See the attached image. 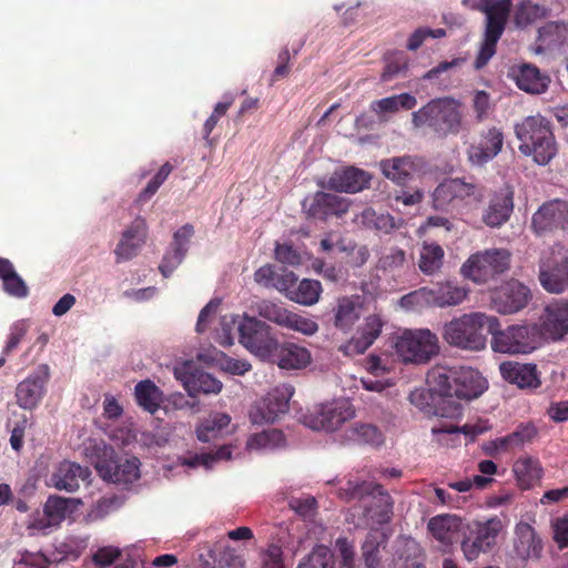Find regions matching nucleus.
<instances>
[{"instance_id": "nucleus-25", "label": "nucleus", "mask_w": 568, "mask_h": 568, "mask_svg": "<svg viewBox=\"0 0 568 568\" xmlns=\"http://www.w3.org/2000/svg\"><path fill=\"white\" fill-rule=\"evenodd\" d=\"M146 223L144 219L136 217L123 233L118 243L114 254L116 263L129 261L134 257L146 240Z\"/></svg>"}, {"instance_id": "nucleus-37", "label": "nucleus", "mask_w": 568, "mask_h": 568, "mask_svg": "<svg viewBox=\"0 0 568 568\" xmlns=\"http://www.w3.org/2000/svg\"><path fill=\"white\" fill-rule=\"evenodd\" d=\"M536 434L537 430L535 426L529 424H521L511 434L493 440L487 448V453L493 455L495 452H506L520 447L525 443L531 442Z\"/></svg>"}, {"instance_id": "nucleus-24", "label": "nucleus", "mask_w": 568, "mask_h": 568, "mask_svg": "<svg viewBox=\"0 0 568 568\" xmlns=\"http://www.w3.org/2000/svg\"><path fill=\"white\" fill-rule=\"evenodd\" d=\"M538 278L542 288L550 294H561L568 288V255L552 263L541 262Z\"/></svg>"}, {"instance_id": "nucleus-43", "label": "nucleus", "mask_w": 568, "mask_h": 568, "mask_svg": "<svg viewBox=\"0 0 568 568\" xmlns=\"http://www.w3.org/2000/svg\"><path fill=\"white\" fill-rule=\"evenodd\" d=\"M417 100L410 93H400L374 101L371 104V110L378 116L384 113H396L399 109L412 110L416 106Z\"/></svg>"}, {"instance_id": "nucleus-57", "label": "nucleus", "mask_w": 568, "mask_h": 568, "mask_svg": "<svg viewBox=\"0 0 568 568\" xmlns=\"http://www.w3.org/2000/svg\"><path fill=\"white\" fill-rule=\"evenodd\" d=\"M234 99L233 97H225L223 101L216 103L214 106V110L212 114L207 118L203 125V138L209 141L210 134L216 126L219 120L224 116L227 112V110L233 104Z\"/></svg>"}, {"instance_id": "nucleus-31", "label": "nucleus", "mask_w": 568, "mask_h": 568, "mask_svg": "<svg viewBox=\"0 0 568 568\" xmlns=\"http://www.w3.org/2000/svg\"><path fill=\"white\" fill-rule=\"evenodd\" d=\"M499 369L505 381L517 385L519 388L535 389L541 384L535 364L504 362L500 364Z\"/></svg>"}, {"instance_id": "nucleus-35", "label": "nucleus", "mask_w": 568, "mask_h": 568, "mask_svg": "<svg viewBox=\"0 0 568 568\" xmlns=\"http://www.w3.org/2000/svg\"><path fill=\"white\" fill-rule=\"evenodd\" d=\"M174 375L178 379L182 381L190 396H195L199 393L219 394L222 389V383L213 375L203 371L183 374L181 369L175 368Z\"/></svg>"}, {"instance_id": "nucleus-46", "label": "nucleus", "mask_w": 568, "mask_h": 568, "mask_svg": "<svg viewBox=\"0 0 568 568\" xmlns=\"http://www.w3.org/2000/svg\"><path fill=\"white\" fill-rule=\"evenodd\" d=\"M514 473L523 486L529 487L535 480L540 479L542 468L538 459L525 456L515 462Z\"/></svg>"}, {"instance_id": "nucleus-1", "label": "nucleus", "mask_w": 568, "mask_h": 568, "mask_svg": "<svg viewBox=\"0 0 568 568\" xmlns=\"http://www.w3.org/2000/svg\"><path fill=\"white\" fill-rule=\"evenodd\" d=\"M338 495L345 501L357 500L355 508L362 510V524L366 527L374 528L390 519L393 500L379 484L348 480L345 487L339 488Z\"/></svg>"}, {"instance_id": "nucleus-64", "label": "nucleus", "mask_w": 568, "mask_h": 568, "mask_svg": "<svg viewBox=\"0 0 568 568\" xmlns=\"http://www.w3.org/2000/svg\"><path fill=\"white\" fill-rule=\"evenodd\" d=\"M262 568H284L283 551L280 546L270 545L261 555Z\"/></svg>"}, {"instance_id": "nucleus-30", "label": "nucleus", "mask_w": 568, "mask_h": 568, "mask_svg": "<svg viewBox=\"0 0 568 568\" xmlns=\"http://www.w3.org/2000/svg\"><path fill=\"white\" fill-rule=\"evenodd\" d=\"M90 476L91 470L89 467L63 460L52 474L51 483L52 486L59 490L72 493L80 487V481L88 480Z\"/></svg>"}, {"instance_id": "nucleus-50", "label": "nucleus", "mask_w": 568, "mask_h": 568, "mask_svg": "<svg viewBox=\"0 0 568 568\" xmlns=\"http://www.w3.org/2000/svg\"><path fill=\"white\" fill-rule=\"evenodd\" d=\"M546 10L544 7L530 0H523L515 12V23L517 27L525 28L536 20L545 17Z\"/></svg>"}, {"instance_id": "nucleus-61", "label": "nucleus", "mask_w": 568, "mask_h": 568, "mask_svg": "<svg viewBox=\"0 0 568 568\" xmlns=\"http://www.w3.org/2000/svg\"><path fill=\"white\" fill-rule=\"evenodd\" d=\"M430 293L428 292V287H420L414 292H410L404 295L400 298V304L407 308L430 306Z\"/></svg>"}, {"instance_id": "nucleus-5", "label": "nucleus", "mask_w": 568, "mask_h": 568, "mask_svg": "<svg viewBox=\"0 0 568 568\" xmlns=\"http://www.w3.org/2000/svg\"><path fill=\"white\" fill-rule=\"evenodd\" d=\"M427 383L456 402L477 398L487 389V381L470 367L433 368L427 375Z\"/></svg>"}, {"instance_id": "nucleus-4", "label": "nucleus", "mask_w": 568, "mask_h": 568, "mask_svg": "<svg viewBox=\"0 0 568 568\" xmlns=\"http://www.w3.org/2000/svg\"><path fill=\"white\" fill-rule=\"evenodd\" d=\"M463 104L452 98H435L412 113L415 128H428L437 138L457 135L463 130Z\"/></svg>"}, {"instance_id": "nucleus-45", "label": "nucleus", "mask_w": 568, "mask_h": 568, "mask_svg": "<svg viewBox=\"0 0 568 568\" xmlns=\"http://www.w3.org/2000/svg\"><path fill=\"white\" fill-rule=\"evenodd\" d=\"M231 422V417L225 413H214L205 418L196 427V436L200 442L207 443L216 438L217 434Z\"/></svg>"}, {"instance_id": "nucleus-26", "label": "nucleus", "mask_w": 568, "mask_h": 568, "mask_svg": "<svg viewBox=\"0 0 568 568\" xmlns=\"http://www.w3.org/2000/svg\"><path fill=\"white\" fill-rule=\"evenodd\" d=\"M541 327L552 339L568 334V300L556 298L546 305Z\"/></svg>"}, {"instance_id": "nucleus-18", "label": "nucleus", "mask_w": 568, "mask_h": 568, "mask_svg": "<svg viewBox=\"0 0 568 568\" xmlns=\"http://www.w3.org/2000/svg\"><path fill=\"white\" fill-rule=\"evenodd\" d=\"M95 468L104 480L114 484H132L140 478V460L136 457L100 460Z\"/></svg>"}, {"instance_id": "nucleus-40", "label": "nucleus", "mask_w": 568, "mask_h": 568, "mask_svg": "<svg viewBox=\"0 0 568 568\" xmlns=\"http://www.w3.org/2000/svg\"><path fill=\"white\" fill-rule=\"evenodd\" d=\"M362 303L359 297H343L338 301L335 311V326L339 329H349L361 317Z\"/></svg>"}, {"instance_id": "nucleus-6", "label": "nucleus", "mask_w": 568, "mask_h": 568, "mask_svg": "<svg viewBox=\"0 0 568 568\" xmlns=\"http://www.w3.org/2000/svg\"><path fill=\"white\" fill-rule=\"evenodd\" d=\"M511 253L493 247L471 254L462 265L460 273L476 284H487L509 271Z\"/></svg>"}, {"instance_id": "nucleus-20", "label": "nucleus", "mask_w": 568, "mask_h": 568, "mask_svg": "<svg viewBox=\"0 0 568 568\" xmlns=\"http://www.w3.org/2000/svg\"><path fill=\"white\" fill-rule=\"evenodd\" d=\"M513 211L514 192L510 187H503L490 195L481 220L489 227H499L510 219Z\"/></svg>"}, {"instance_id": "nucleus-28", "label": "nucleus", "mask_w": 568, "mask_h": 568, "mask_svg": "<svg viewBox=\"0 0 568 568\" xmlns=\"http://www.w3.org/2000/svg\"><path fill=\"white\" fill-rule=\"evenodd\" d=\"M384 326L379 315L373 314L358 326L356 334L344 346L346 354H363L378 338Z\"/></svg>"}, {"instance_id": "nucleus-15", "label": "nucleus", "mask_w": 568, "mask_h": 568, "mask_svg": "<svg viewBox=\"0 0 568 568\" xmlns=\"http://www.w3.org/2000/svg\"><path fill=\"white\" fill-rule=\"evenodd\" d=\"M504 132L500 128L489 126L467 149V159L471 165L483 166L494 160L503 150Z\"/></svg>"}, {"instance_id": "nucleus-48", "label": "nucleus", "mask_w": 568, "mask_h": 568, "mask_svg": "<svg viewBox=\"0 0 568 568\" xmlns=\"http://www.w3.org/2000/svg\"><path fill=\"white\" fill-rule=\"evenodd\" d=\"M285 444V437L282 430L276 428L265 429L261 433L250 436L246 448L252 449H273Z\"/></svg>"}, {"instance_id": "nucleus-7", "label": "nucleus", "mask_w": 568, "mask_h": 568, "mask_svg": "<svg viewBox=\"0 0 568 568\" xmlns=\"http://www.w3.org/2000/svg\"><path fill=\"white\" fill-rule=\"evenodd\" d=\"M491 349L503 354H529L539 345V328L536 324H514L506 328L500 327L497 318V326L490 329Z\"/></svg>"}, {"instance_id": "nucleus-13", "label": "nucleus", "mask_w": 568, "mask_h": 568, "mask_svg": "<svg viewBox=\"0 0 568 568\" xmlns=\"http://www.w3.org/2000/svg\"><path fill=\"white\" fill-rule=\"evenodd\" d=\"M531 300L529 287L511 278L495 287L490 293L491 307L503 315H510L524 310Z\"/></svg>"}, {"instance_id": "nucleus-47", "label": "nucleus", "mask_w": 568, "mask_h": 568, "mask_svg": "<svg viewBox=\"0 0 568 568\" xmlns=\"http://www.w3.org/2000/svg\"><path fill=\"white\" fill-rule=\"evenodd\" d=\"M321 292L322 285L318 281L304 278L296 283L294 291L288 293V298L302 305H313L318 301Z\"/></svg>"}, {"instance_id": "nucleus-11", "label": "nucleus", "mask_w": 568, "mask_h": 568, "mask_svg": "<svg viewBox=\"0 0 568 568\" xmlns=\"http://www.w3.org/2000/svg\"><path fill=\"white\" fill-rule=\"evenodd\" d=\"M429 388H417L409 395L410 403L428 416L455 419L462 415V404L455 399L447 398L446 394L436 389L434 385Z\"/></svg>"}, {"instance_id": "nucleus-29", "label": "nucleus", "mask_w": 568, "mask_h": 568, "mask_svg": "<svg viewBox=\"0 0 568 568\" xmlns=\"http://www.w3.org/2000/svg\"><path fill=\"white\" fill-rule=\"evenodd\" d=\"M511 77L516 85L530 94H541L547 91L550 78L532 63H523L511 68Z\"/></svg>"}, {"instance_id": "nucleus-63", "label": "nucleus", "mask_w": 568, "mask_h": 568, "mask_svg": "<svg viewBox=\"0 0 568 568\" xmlns=\"http://www.w3.org/2000/svg\"><path fill=\"white\" fill-rule=\"evenodd\" d=\"M552 538L559 549L568 547V516L556 518L551 521Z\"/></svg>"}, {"instance_id": "nucleus-21", "label": "nucleus", "mask_w": 568, "mask_h": 568, "mask_svg": "<svg viewBox=\"0 0 568 568\" xmlns=\"http://www.w3.org/2000/svg\"><path fill=\"white\" fill-rule=\"evenodd\" d=\"M383 175L396 183L397 185H406L414 174L422 170L423 161L420 158L412 155L394 156L379 162Z\"/></svg>"}, {"instance_id": "nucleus-2", "label": "nucleus", "mask_w": 568, "mask_h": 568, "mask_svg": "<svg viewBox=\"0 0 568 568\" xmlns=\"http://www.w3.org/2000/svg\"><path fill=\"white\" fill-rule=\"evenodd\" d=\"M519 152L531 156L539 165H547L557 155L558 146L551 122L540 115H529L515 124Z\"/></svg>"}, {"instance_id": "nucleus-54", "label": "nucleus", "mask_w": 568, "mask_h": 568, "mask_svg": "<svg viewBox=\"0 0 568 568\" xmlns=\"http://www.w3.org/2000/svg\"><path fill=\"white\" fill-rule=\"evenodd\" d=\"M406 262V253L399 247H390L386 250L378 258L376 267L384 272H394L403 267Z\"/></svg>"}, {"instance_id": "nucleus-56", "label": "nucleus", "mask_w": 568, "mask_h": 568, "mask_svg": "<svg viewBox=\"0 0 568 568\" xmlns=\"http://www.w3.org/2000/svg\"><path fill=\"white\" fill-rule=\"evenodd\" d=\"M351 437L364 444L379 445L383 442L381 432L372 424H355Z\"/></svg>"}, {"instance_id": "nucleus-38", "label": "nucleus", "mask_w": 568, "mask_h": 568, "mask_svg": "<svg viewBox=\"0 0 568 568\" xmlns=\"http://www.w3.org/2000/svg\"><path fill=\"white\" fill-rule=\"evenodd\" d=\"M536 434L537 430L535 426L529 424H521L511 434L493 440L487 448V453L493 455L495 452H506L520 447L525 443L531 442Z\"/></svg>"}, {"instance_id": "nucleus-17", "label": "nucleus", "mask_w": 568, "mask_h": 568, "mask_svg": "<svg viewBox=\"0 0 568 568\" xmlns=\"http://www.w3.org/2000/svg\"><path fill=\"white\" fill-rule=\"evenodd\" d=\"M351 201L347 197L317 191L311 199L302 203L308 217L325 221L329 216H342L347 213Z\"/></svg>"}, {"instance_id": "nucleus-39", "label": "nucleus", "mask_w": 568, "mask_h": 568, "mask_svg": "<svg viewBox=\"0 0 568 568\" xmlns=\"http://www.w3.org/2000/svg\"><path fill=\"white\" fill-rule=\"evenodd\" d=\"M134 396L140 407L154 414L160 408L163 393L152 381L144 379L135 385Z\"/></svg>"}, {"instance_id": "nucleus-51", "label": "nucleus", "mask_w": 568, "mask_h": 568, "mask_svg": "<svg viewBox=\"0 0 568 568\" xmlns=\"http://www.w3.org/2000/svg\"><path fill=\"white\" fill-rule=\"evenodd\" d=\"M75 503L77 500L73 498H64L53 495L47 499L43 510L53 523H58V525H60V523L65 518L70 506Z\"/></svg>"}, {"instance_id": "nucleus-10", "label": "nucleus", "mask_w": 568, "mask_h": 568, "mask_svg": "<svg viewBox=\"0 0 568 568\" xmlns=\"http://www.w3.org/2000/svg\"><path fill=\"white\" fill-rule=\"evenodd\" d=\"M483 187L463 179H447L437 185L433 193V204L436 210L447 211L468 201H480Z\"/></svg>"}, {"instance_id": "nucleus-8", "label": "nucleus", "mask_w": 568, "mask_h": 568, "mask_svg": "<svg viewBox=\"0 0 568 568\" xmlns=\"http://www.w3.org/2000/svg\"><path fill=\"white\" fill-rule=\"evenodd\" d=\"M395 351L405 363L426 364L439 353V341L428 328L406 329L396 338Z\"/></svg>"}, {"instance_id": "nucleus-36", "label": "nucleus", "mask_w": 568, "mask_h": 568, "mask_svg": "<svg viewBox=\"0 0 568 568\" xmlns=\"http://www.w3.org/2000/svg\"><path fill=\"white\" fill-rule=\"evenodd\" d=\"M428 292L430 293V306L447 307L463 303L469 291L465 286L447 281L428 288Z\"/></svg>"}, {"instance_id": "nucleus-60", "label": "nucleus", "mask_w": 568, "mask_h": 568, "mask_svg": "<svg viewBox=\"0 0 568 568\" xmlns=\"http://www.w3.org/2000/svg\"><path fill=\"white\" fill-rule=\"evenodd\" d=\"M2 287L8 295L17 298H24L29 295V288L17 271L2 282Z\"/></svg>"}, {"instance_id": "nucleus-33", "label": "nucleus", "mask_w": 568, "mask_h": 568, "mask_svg": "<svg viewBox=\"0 0 568 568\" xmlns=\"http://www.w3.org/2000/svg\"><path fill=\"white\" fill-rule=\"evenodd\" d=\"M193 234L194 227L191 224L183 225L173 234V253L166 254L159 266V270L164 277H169L182 263L187 253L189 243Z\"/></svg>"}, {"instance_id": "nucleus-55", "label": "nucleus", "mask_w": 568, "mask_h": 568, "mask_svg": "<svg viewBox=\"0 0 568 568\" xmlns=\"http://www.w3.org/2000/svg\"><path fill=\"white\" fill-rule=\"evenodd\" d=\"M172 171L173 165L169 162H165L160 168L158 173L149 181L146 186L140 192L139 201L145 202L150 200L158 192L159 187L164 183Z\"/></svg>"}, {"instance_id": "nucleus-34", "label": "nucleus", "mask_w": 568, "mask_h": 568, "mask_svg": "<svg viewBox=\"0 0 568 568\" xmlns=\"http://www.w3.org/2000/svg\"><path fill=\"white\" fill-rule=\"evenodd\" d=\"M462 529L463 520L456 515H437L428 521V530L432 536L444 546H452L456 542Z\"/></svg>"}, {"instance_id": "nucleus-14", "label": "nucleus", "mask_w": 568, "mask_h": 568, "mask_svg": "<svg viewBox=\"0 0 568 568\" xmlns=\"http://www.w3.org/2000/svg\"><path fill=\"white\" fill-rule=\"evenodd\" d=\"M355 416L353 405L346 400L323 404L304 416V424L314 430L334 432Z\"/></svg>"}, {"instance_id": "nucleus-16", "label": "nucleus", "mask_w": 568, "mask_h": 568, "mask_svg": "<svg viewBox=\"0 0 568 568\" xmlns=\"http://www.w3.org/2000/svg\"><path fill=\"white\" fill-rule=\"evenodd\" d=\"M50 378V368L47 364L39 365L16 388L17 404L24 409H33L45 394V385Z\"/></svg>"}, {"instance_id": "nucleus-58", "label": "nucleus", "mask_w": 568, "mask_h": 568, "mask_svg": "<svg viewBox=\"0 0 568 568\" xmlns=\"http://www.w3.org/2000/svg\"><path fill=\"white\" fill-rule=\"evenodd\" d=\"M489 428L486 423H475V424H466L462 428L457 426H434L432 428L433 434H455V433H464L467 436L476 437L483 433H485Z\"/></svg>"}, {"instance_id": "nucleus-32", "label": "nucleus", "mask_w": 568, "mask_h": 568, "mask_svg": "<svg viewBox=\"0 0 568 568\" xmlns=\"http://www.w3.org/2000/svg\"><path fill=\"white\" fill-rule=\"evenodd\" d=\"M292 396V392L285 389V392L275 388L268 393L263 399L261 406L256 407L251 413V419L253 423H273L280 414L285 413L288 409V399Z\"/></svg>"}, {"instance_id": "nucleus-41", "label": "nucleus", "mask_w": 568, "mask_h": 568, "mask_svg": "<svg viewBox=\"0 0 568 568\" xmlns=\"http://www.w3.org/2000/svg\"><path fill=\"white\" fill-rule=\"evenodd\" d=\"M445 252L437 243L424 242L418 258V268L425 275H434L444 264Z\"/></svg>"}, {"instance_id": "nucleus-27", "label": "nucleus", "mask_w": 568, "mask_h": 568, "mask_svg": "<svg viewBox=\"0 0 568 568\" xmlns=\"http://www.w3.org/2000/svg\"><path fill=\"white\" fill-rule=\"evenodd\" d=\"M266 362L277 364L283 369H301L311 363V353L294 343L276 342Z\"/></svg>"}, {"instance_id": "nucleus-12", "label": "nucleus", "mask_w": 568, "mask_h": 568, "mask_svg": "<svg viewBox=\"0 0 568 568\" xmlns=\"http://www.w3.org/2000/svg\"><path fill=\"white\" fill-rule=\"evenodd\" d=\"M240 343L263 361L270 357L276 339L271 327L254 317H245L237 326Z\"/></svg>"}, {"instance_id": "nucleus-3", "label": "nucleus", "mask_w": 568, "mask_h": 568, "mask_svg": "<svg viewBox=\"0 0 568 568\" xmlns=\"http://www.w3.org/2000/svg\"><path fill=\"white\" fill-rule=\"evenodd\" d=\"M496 326V316L474 312L445 323L442 336L453 347L478 352L486 347L487 334L490 335V329Z\"/></svg>"}, {"instance_id": "nucleus-22", "label": "nucleus", "mask_w": 568, "mask_h": 568, "mask_svg": "<svg viewBox=\"0 0 568 568\" xmlns=\"http://www.w3.org/2000/svg\"><path fill=\"white\" fill-rule=\"evenodd\" d=\"M371 179L372 176L368 172L355 166H348L333 172L325 187L339 193L353 194L369 187Z\"/></svg>"}, {"instance_id": "nucleus-52", "label": "nucleus", "mask_w": 568, "mask_h": 568, "mask_svg": "<svg viewBox=\"0 0 568 568\" xmlns=\"http://www.w3.org/2000/svg\"><path fill=\"white\" fill-rule=\"evenodd\" d=\"M256 312L261 317L280 326H284L290 311L276 303L263 300L256 303Z\"/></svg>"}, {"instance_id": "nucleus-42", "label": "nucleus", "mask_w": 568, "mask_h": 568, "mask_svg": "<svg viewBox=\"0 0 568 568\" xmlns=\"http://www.w3.org/2000/svg\"><path fill=\"white\" fill-rule=\"evenodd\" d=\"M356 223L368 230H375L385 234L395 227V219L389 213H378L372 207L365 209L355 219Z\"/></svg>"}, {"instance_id": "nucleus-59", "label": "nucleus", "mask_w": 568, "mask_h": 568, "mask_svg": "<svg viewBox=\"0 0 568 568\" xmlns=\"http://www.w3.org/2000/svg\"><path fill=\"white\" fill-rule=\"evenodd\" d=\"M283 327L303 333L304 335H313L318 329V325L314 321L293 312H288Z\"/></svg>"}, {"instance_id": "nucleus-49", "label": "nucleus", "mask_w": 568, "mask_h": 568, "mask_svg": "<svg viewBox=\"0 0 568 568\" xmlns=\"http://www.w3.org/2000/svg\"><path fill=\"white\" fill-rule=\"evenodd\" d=\"M297 568H335L332 550L324 546H316L297 566Z\"/></svg>"}, {"instance_id": "nucleus-62", "label": "nucleus", "mask_w": 568, "mask_h": 568, "mask_svg": "<svg viewBox=\"0 0 568 568\" xmlns=\"http://www.w3.org/2000/svg\"><path fill=\"white\" fill-rule=\"evenodd\" d=\"M121 556V550L113 546L99 548L93 555L92 560L100 568L112 565Z\"/></svg>"}, {"instance_id": "nucleus-23", "label": "nucleus", "mask_w": 568, "mask_h": 568, "mask_svg": "<svg viewBox=\"0 0 568 568\" xmlns=\"http://www.w3.org/2000/svg\"><path fill=\"white\" fill-rule=\"evenodd\" d=\"M544 549L542 540L535 528L520 521L515 527L514 552L523 561L537 560Z\"/></svg>"}, {"instance_id": "nucleus-19", "label": "nucleus", "mask_w": 568, "mask_h": 568, "mask_svg": "<svg viewBox=\"0 0 568 568\" xmlns=\"http://www.w3.org/2000/svg\"><path fill=\"white\" fill-rule=\"evenodd\" d=\"M568 202L554 200L544 203L532 215L531 229L538 235L546 234L566 224Z\"/></svg>"}, {"instance_id": "nucleus-9", "label": "nucleus", "mask_w": 568, "mask_h": 568, "mask_svg": "<svg viewBox=\"0 0 568 568\" xmlns=\"http://www.w3.org/2000/svg\"><path fill=\"white\" fill-rule=\"evenodd\" d=\"M503 528V521L498 516L467 525L460 542L465 559L474 561L480 554L490 551L496 545L497 537Z\"/></svg>"}, {"instance_id": "nucleus-53", "label": "nucleus", "mask_w": 568, "mask_h": 568, "mask_svg": "<svg viewBox=\"0 0 568 568\" xmlns=\"http://www.w3.org/2000/svg\"><path fill=\"white\" fill-rule=\"evenodd\" d=\"M385 68L382 73V80L387 82L398 74L405 72L408 68V59L404 52H396L385 58Z\"/></svg>"}, {"instance_id": "nucleus-44", "label": "nucleus", "mask_w": 568, "mask_h": 568, "mask_svg": "<svg viewBox=\"0 0 568 568\" xmlns=\"http://www.w3.org/2000/svg\"><path fill=\"white\" fill-rule=\"evenodd\" d=\"M210 557L220 568H245L243 555L223 540L215 544L214 549L210 551Z\"/></svg>"}]
</instances>
